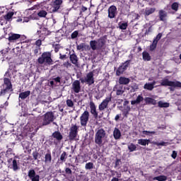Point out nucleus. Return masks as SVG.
I'll return each mask as SVG.
<instances>
[{
    "instance_id": "27",
    "label": "nucleus",
    "mask_w": 181,
    "mask_h": 181,
    "mask_svg": "<svg viewBox=\"0 0 181 181\" xmlns=\"http://www.w3.org/2000/svg\"><path fill=\"white\" fill-rule=\"evenodd\" d=\"M44 163H52V153H50L49 151H48V153H46V154L44 155Z\"/></svg>"
},
{
    "instance_id": "44",
    "label": "nucleus",
    "mask_w": 181,
    "mask_h": 181,
    "mask_svg": "<svg viewBox=\"0 0 181 181\" xmlns=\"http://www.w3.org/2000/svg\"><path fill=\"white\" fill-rule=\"evenodd\" d=\"M66 106L70 108L74 107V101H71V99L66 100Z\"/></svg>"
},
{
    "instance_id": "29",
    "label": "nucleus",
    "mask_w": 181,
    "mask_h": 181,
    "mask_svg": "<svg viewBox=\"0 0 181 181\" xmlns=\"http://www.w3.org/2000/svg\"><path fill=\"white\" fill-rule=\"evenodd\" d=\"M68 158V155L66 154L65 151H62V153H61V157L59 158V163H62L66 162V158Z\"/></svg>"
},
{
    "instance_id": "31",
    "label": "nucleus",
    "mask_w": 181,
    "mask_h": 181,
    "mask_svg": "<svg viewBox=\"0 0 181 181\" xmlns=\"http://www.w3.org/2000/svg\"><path fill=\"white\" fill-rule=\"evenodd\" d=\"M155 11H156V8H145L144 15L145 16H148L152 15V13H154Z\"/></svg>"
},
{
    "instance_id": "38",
    "label": "nucleus",
    "mask_w": 181,
    "mask_h": 181,
    "mask_svg": "<svg viewBox=\"0 0 181 181\" xmlns=\"http://www.w3.org/2000/svg\"><path fill=\"white\" fill-rule=\"evenodd\" d=\"M158 42H153V44H151L150 46H148V51L154 52L156 49V47H157Z\"/></svg>"
},
{
    "instance_id": "3",
    "label": "nucleus",
    "mask_w": 181,
    "mask_h": 181,
    "mask_svg": "<svg viewBox=\"0 0 181 181\" xmlns=\"http://www.w3.org/2000/svg\"><path fill=\"white\" fill-rule=\"evenodd\" d=\"M105 46V40L103 39H99L98 40H91L90 41V45H84V43H81L77 45V50H83L84 48H90L92 49L93 51H99L103 49V47Z\"/></svg>"
},
{
    "instance_id": "50",
    "label": "nucleus",
    "mask_w": 181,
    "mask_h": 181,
    "mask_svg": "<svg viewBox=\"0 0 181 181\" xmlns=\"http://www.w3.org/2000/svg\"><path fill=\"white\" fill-rule=\"evenodd\" d=\"M31 156H33V160H37V158H39V153L33 151V153H31Z\"/></svg>"
},
{
    "instance_id": "55",
    "label": "nucleus",
    "mask_w": 181,
    "mask_h": 181,
    "mask_svg": "<svg viewBox=\"0 0 181 181\" xmlns=\"http://www.w3.org/2000/svg\"><path fill=\"white\" fill-rule=\"evenodd\" d=\"M35 45L37 47H40V45H42V41L40 40H37V41H35Z\"/></svg>"
},
{
    "instance_id": "12",
    "label": "nucleus",
    "mask_w": 181,
    "mask_h": 181,
    "mask_svg": "<svg viewBox=\"0 0 181 181\" xmlns=\"http://www.w3.org/2000/svg\"><path fill=\"white\" fill-rule=\"evenodd\" d=\"M8 163H9L8 168L13 170V171L16 172L18 171V170H21V167L18 166V163L16 162V160L9 158L8 159Z\"/></svg>"
},
{
    "instance_id": "11",
    "label": "nucleus",
    "mask_w": 181,
    "mask_h": 181,
    "mask_svg": "<svg viewBox=\"0 0 181 181\" xmlns=\"http://www.w3.org/2000/svg\"><path fill=\"white\" fill-rule=\"evenodd\" d=\"M112 101V93L108 95V97L105 98V100H103V102H101V104H99L98 109L99 111H103L106 109V107H108V103H110Z\"/></svg>"
},
{
    "instance_id": "47",
    "label": "nucleus",
    "mask_w": 181,
    "mask_h": 181,
    "mask_svg": "<svg viewBox=\"0 0 181 181\" xmlns=\"http://www.w3.org/2000/svg\"><path fill=\"white\" fill-rule=\"evenodd\" d=\"M31 19H33V15L30 16V17H24V18L22 19V21H23V23H28Z\"/></svg>"
},
{
    "instance_id": "51",
    "label": "nucleus",
    "mask_w": 181,
    "mask_h": 181,
    "mask_svg": "<svg viewBox=\"0 0 181 181\" xmlns=\"http://www.w3.org/2000/svg\"><path fill=\"white\" fill-rule=\"evenodd\" d=\"M52 47H54V51L55 53L59 52V49H61V45H54Z\"/></svg>"
},
{
    "instance_id": "5",
    "label": "nucleus",
    "mask_w": 181,
    "mask_h": 181,
    "mask_svg": "<svg viewBox=\"0 0 181 181\" xmlns=\"http://www.w3.org/2000/svg\"><path fill=\"white\" fill-rule=\"evenodd\" d=\"M37 63L39 64H46L48 66H52L53 64V59H52V54L48 52H42V54L37 59Z\"/></svg>"
},
{
    "instance_id": "62",
    "label": "nucleus",
    "mask_w": 181,
    "mask_h": 181,
    "mask_svg": "<svg viewBox=\"0 0 181 181\" xmlns=\"http://www.w3.org/2000/svg\"><path fill=\"white\" fill-rule=\"evenodd\" d=\"M59 59L61 60L66 59V54H59Z\"/></svg>"
},
{
    "instance_id": "60",
    "label": "nucleus",
    "mask_w": 181,
    "mask_h": 181,
    "mask_svg": "<svg viewBox=\"0 0 181 181\" xmlns=\"http://www.w3.org/2000/svg\"><path fill=\"white\" fill-rule=\"evenodd\" d=\"M64 66V67H66V69H68L69 67L71 66V64L69 63V62H65L64 64H62Z\"/></svg>"
},
{
    "instance_id": "37",
    "label": "nucleus",
    "mask_w": 181,
    "mask_h": 181,
    "mask_svg": "<svg viewBox=\"0 0 181 181\" xmlns=\"http://www.w3.org/2000/svg\"><path fill=\"white\" fill-rule=\"evenodd\" d=\"M127 149H129V152L136 151V144H129V146H127Z\"/></svg>"
},
{
    "instance_id": "56",
    "label": "nucleus",
    "mask_w": 181,
    "mask_h": 181,
    "mask_svg": "<svg viewBox=\"0 0 181 181\" xmlns=\"http://www.w3.org/2000/svg\"><path fill=\"white\" fill-rule=\"evenodd\" d=\"M177 153L176 151H173V153L170 154V158H173V159H176Z\"/></svg>"
},
{
    "instance_id": "1",
    "label": "nucleus",
    "mask_w": 181,
    "mask_h": 181,
    "mask_svg": "<svg viewBox=\"0 0 181 181\" xmlns=\"http://www.w3.org/2000/svg\"><path fill=\"white\" fill-rule=\"evenodd\" d=\"M93 83V72L90 71L88 74H86V78H80L79 81H74V83H71V90H74V93H78L81 92V83L92 86Z\"/></svg>"
},
{
    "instance_id": "24",
    "label": "nucleus",
    "mask_w": 181,
    "mask_h": 181,
    "mask_svg": "<svg viewBox=\"0 0 181 181\" xmlns=\"http://www.w3.org/2000/svg\"><path fill=\"white\" fill-rule=\"evenodd\" d=\"M29 95H30V91L26 90L21 93H18V98H20L22 100H25V98H28V97H29Z\"/></svg>"
},
{
    "instance_id": "9",
    "label": "nucleus",
    "mask_w": 181,
    "mask_h": 181,
    "mask_svg": "<svg viewBox=\"0 0 181 181\" xmlns=\"http://www.w3.org/2000/svg\"><path fill=\"white\" fill-rule=\"evenodd\" d=\"M78 132V127L77 124H71V127H70V132L68 133V140L70 141H75V138H77Z\"/></svg>"
},
{
    "instance_id": "30",
    "label": "nucleus",
    "mask_w": 181,
    "mask_h": 181,
    "mask_svg": "<svg viewBox=\"0 0 181 181\" xmlns=\"http://www.w3.org/2000/svg\"><path fill=\"white\" fill-rule=\"evenodd\" d=\"M145 105H156V100L152 99L151 98H145Z\"/></svg>"
},
{
    "instance_id": "7",
    "label": "nucleus",
    "mask_w": 181,
    "mask_h": 181,
    "mask_svg": "<svg viewBox=\"0 0 181 181\" xmlns=\"http://www.w3.org/2000/svg\"><path fill=\"white\" fill-rule=\"evenodd\" d=\"M55 120V116L53 115V112H47L42 115V123L40 124V127L49 125Z\"/></svg>"
},
{
    "instance_id": "18",
    "label": "nucleus",
    "mask_w": 181,
    "mask_h": 181,
    "mask_svg": "<svg viewBox=\"0 0 181 181\" xmlns=\"http://www.w3.org/2000/svg\"><path fill=\"white\" fill-rule=\"evenodd\" d=\"M158 18H159L160 21L165 22L167 18V12L163 10H160L158 11Z\"/></svg>"
},
{
    "instance_id": "26",
    "label": "nucleus",
    "mask_w": 181,
    "mask_h": 181,
    "mask_svg": "<svg viewBox=\"0 0 181 181\" xmlns=\"http://www.w3.org/2000/svg\"><path fill=\"white\" fill-rule=\"evenodd\" d=\"M114 91H116V95H122L124 93V90H123V86H115Z\"/></svg>"
},
{
    "instance_id": "8",
    "label": "nucleus",
    "mask_w": 181,
    "mask_h": 181,
    "mask_svg": "<svg viewBox=\"0 0 181 181\" xmlns=\"http://www.w3.org/2000/svg\"><path fill=\"white\" fill-rule=\"evenodd\" d=\"M160 86L181 88V83L180 81H169V79H167V78H164L161 80V82L160 83Z\"/></svg>"
},
{
    "instance_id": "25",
    "label": "nucleus",
    "mask_w": 181,
    "mask_h": 181,
    "mask_svg": "<svg viewBox=\"0 0 181 181\" xmlns=\"http://www.w3.org/2000/svg\"><path fill=\"white\" fill-rule=\"evenodd\" d=\"M155 85H156V81H153V83H145V85L143 86V88L148 91H151L153 89H154Z\"/></svg>"
},
{
    "instance_id": "63",
    "label": "nucleus",
    "mask_w": 181,
    "mask_h": 181,
    "mask_svg": "<svg viewBox=\"0 0 181 181\" xmlns=\"http://www.w3.org/2000/svg\"><path fill=\"white\" fill-rule=\"evenodd\" d=\"M40 49L39 47L35 48V49H33V54H39V50Z\"/></svg>"
},
{
    "instance_id": "46",
    "label": "nucleus",
    "mask_w": 181,
    "mask_h": 181,
    "mask_svg": "<svg viewBox=\"0 0 181 181\" xmlns=\"http://www.w3.org/2000/svg\"><path fill=\"white\" fill-rule=\"evenodd\" d=\"M16 72H11V71H6L5 76L8 77V79L11 78V75L13 74H16Z\"/></svg>"
},
{
    "instance_id": "14",
    "label": "nucleus",
    "mask_w": 181,
    "mask_h": 181,
    "mask_svg": "<svg viewBox=\"0 0 181 181\" xmlns=\"http://www.w3.org/2000/svg\"><path fill=\"white\" fill-rule=\"evenodd\" d=\"M28 177L30 178L31 181H40V176L35 173V170L31 169L28 171Z\"/></svg>"
},
{
    "instance_id": "48",
    "label": "nucleus",
    "mask_w": 181,
    "mask_h": 181,
    "mask_svg": "<svg viewBox=\"0 0 181 181\" xmlns=\"http://www.w3.org/2000/svg\"><path fill=\"white\" fill-rule=\"evenodd\" d=\"M87 10H88V8L82 6L81 7V11L79 12V16H83V13L86 12Z\"/></svg>"
},
{
    "instance_id": "32",
    "label": "nucleus",
    "mask_w": 181,
    "mask_h": 181,
    "mask_svg": "<svg viewBox=\"0 0 181 181\" xmlns=\"http://www.w3.org/2000/svg\"><path fill=\"white\" fill-rule=\"evenodd\" d=\"M70 62H71V64L77 66V55L71 54L70 55Z\"/></svg>"
},
{
    "instance_id": "36",
    "label": "nucleus",
    "mask_w": 181,
    "mask_h": 181,
    "mask_svg": "<svg viewBox=\"0 0 181 181\" xmlns=\"http://www.w3.org/2000/svg\"><path fill=\"white\" fill-rule=\"evenodd\" d=\"M158 107L168 108V107H169V103L159 101V102H158Z\"/></svg>"
},
{
    "instance_id": "61",
    "label": "nucleus",
    "mask_w": 181,
    "mask_h": 181,
    "mask_svg": "<svg viewBox=\"0 0 181 181\" xmlns=\"http://www.w3.org/2000/svg\"><path fill=\"white\" fill-rule=\"evenodd\" d=\"M54 81L57 83H61V77H56L55 78H54Z\"/></svg>"
},
{
    "instance_id": "15",
    "label": "nucleus",
    "mask_w": 181,
    "mask_h": 181,
    "mask_svg": "<svg viewBox=\"0 0 181 181\" xmlns=\"http://www.w3.org/2000/svg\"><path fill=\"white\" fill-rule=\"evenodd\" d=\"M18 39H25V36H23L16 33H9L8 41L13 42Z\"/></svg>"
},
{
    "instance_id": "57",
    "label": "nucleus",
    "mask_w": 181,
    "mask_h": 181,
    "mask_svg": "<svg viewBox=\"0 0 181 181\" xmlns=\"http://www.w3.org/2000/svg\"><path fill=\"white\" fill-rule=\"evenodd\" d=\"M152 33V27H148V28L147 29V30L145 31V35H148V33Z\"/></svg>"
},
{
    "instance_id": "13",
    "label": "nucleus",
    "mask_w": 181,
    "mask_h": 181,
    "mask_svg": "<svg viewBox=\"0 0 181 181\" xmlns=\"http://www.w3.org/2000/svg\"><path fill=\"white\" fill-rule=\"evenodd\" d=\"M117 16V8L115 6L112 5L108 7V18L114 19Z\"/></svg>"
},
{
    "instance_id": "21",
    "label": "nucleus",
    "mask_w": 181,
    "mask_h": 181,
    "mask_svg": "<svg viewBox=\"0 0 181 181\" xmlns=\"http://www.w3.org/2000/svg\"><path fill=\"white\" fill-rule=\"evenodd\" d=\"M112 136H114V139L119 140V139H121V131L119 129L114 128V132H112Z\"/></svg>"
},
{
    "instance_id": "10",
    "label": "nucleus",
    "mask_w": 181,
    "mask_h": 181,
    "mask_svg": "<svg viewBox=\"0 0 181 181\" xmlns=\"http://www.w3.org/2000/svg\"><path fill=\"white\" fill-rule=\"evenodd\" d=\"M129 65L130 60H127L125 61V62L121 63V66H119V67H117V69L116 70V76H121V74H123V73L127 71V69Z\"/></svg>"
},
{
    "instance_id": "2",
    "label": "nucleus",
    "mask_w": 181,
    "mask_h": 181,
    "mask_svg": "<svg viewBox=\"0 0 181 181\" xmlns=\"http://www.w3.org/2000/svg\"><path fill=\"white\" fill-rule=\"evenodd\" d=\"M90 114H91L95 119H97V117L98 116V114L95 110V104H94L93 102H90V112L85 110V112H83V114H81V117H79L81 127H86V124H88Z\"/></svg>"
},
{
    "instance_id": "16",
    "label": "nucleus",
    "mask_w": 181,
    "mask_h": 181,
    "mask_svg": "<svg viewBox=\"0 0 181 181\" xmlns=\"http://www.w3.org/2000/svg\"><path fill=\"white\" fill-rule=\"evenodd\" d=\"M141 141H144L146 143H149V144H153V145H156V146H167V142L161 141V142H156V141H153L151 142V140L149 139H138V142Z\"/></svg>"
},
{
    "instance_id": "4",
    "label": "nucleus",
    "mask_w": 181,
    "mask_h": 181,
    "mask_svg": "<svg viewBox=\"0 0 181 181\" xmlns=\"http://www.w3.org/2000/svg\"><path fill=\"white\" fill-rule=\"evenodd\" d=\"M105 136L106 132L105 129L103 128L98 129V130H95V136H93V143L99 147L103 146V141L105 140Z\"/></svg>"
},
{
    "instance_id": "58",
    "label": "nucleus",
    "mask_w": 181,
    "mask_h": 181,
    "mask_svg": "<svg viewBox=\"0 0 181 181\" xmlns=\"http://www.w3.org/2000/svg\"><path fill=\"white\" fill-rule=\"evenodd\" d=\"M39 8V5H35L30 8V11L37 10Z\"/></svg>"
},
{
    "instance_id": "53",
    "label": "nucleus",
    "mask_w": 181,
    "mask_h": 181,
    "mask_svg": "<svg viewBox=\"0 0 181 181\" xmlns=\"http://www.w3.org/2000/svg\"><path fill=\"white\" fill-rule=\"evenodd\" d=\"M141 133L143 134V135L148 136L149 134H156V132L143 131Z\"/></svg>"
},
{
    "instance_id": "54",
    "label": "nucleus",
    "mask_w": 181,
    "mask_h": 181,
    "mask_svg": "<svg viewBox=\"0 0 181 181\" xmlns=\"http://www.w3.org/2000/svg\"><path fill=\"white\" fill-rule=\"evenodd\" d=\"M148 144H151L149 142H146L144 141H138V144L141 145V146H145L146 145H148Z\"/></svg>"
},
{
    "instance_id": "52",
    "label": "nucleus",
    "mask_w": 181,
    "mask_h": 181,
    "mask_svg": "<svg viewBox=\"0 0 181 181\" xmlns=\"http://www.w3.org/2000/svg\"><path fill=\"white\" fill-rule=\"evenodd\" d=\"M121 165V159H116V165H114L115 168H119Z\"/></svg>"
},
{
    "instance_id": "42",
    "label": "nucleus",
    "mask_w": 181,
    "mask_h": 181,
    "mask_svg": "<svg viewBox=\"0 0 181 181\" xmlns=\"http://www.w3.org/2000/svg\"><path fill=\"white\" fill-rule=\"evenodd\" d=\"M128 27V24L127 23H119V29L124 30H127V28Z\"/></svg>"
},
{
    "instance_id": "19",
    "label": "nucleus",
    "mask_w": 181,
    "mask_h": 181,
    "mask_svg": "<svg viewBox=\"0 0 181 181\" xmlns=\"http://www.w3.org/2000/svg\"><path fill=\"white\" fill-rule=\"evenodd\" d=\"M143 101H145V98H143L142 95H139L138 97H136V100L130 101V105H138L139 103H141V102Z\"/></svg>"
},
{
    "instance_id": "34",
    "label": "nucleus",
    "mask_w": 181,
    "mask_h": 181,
    "mask_svg": "<svg viewBox=\"0 0 181 181\" xmlns=\"http://www.w3.org/2000/svg\"><path fill=\"white\" fill-rule=\"evenodd\" d=\"M16 66L15 64L9 63V67L8 68V71H11V73H16Z\"/></svg>"
},
{
    "instance_id": "49",
    "label": "nucleus",
    "mask_w": 181,
    "mask_h": 181,
    "mask_svg": "<svg viewBox=\"0 0 181 181\" xmlns=\"http://www.w3.org/2000/svg\"><path fill=\"white\" fill-rule=\"evenodd\" d=\"M160 39H161V33H158V35H156V37H155L154 40H153V42H158V41H160Z\"/></svg>"
},
{
    "instance_id": "43",
    "label": "nucleus",
    "mask_w": 181,
    "mask_h": 181,
    "mask_svg": "<svg viewBox=\"0 0 181 181\" xmlns=\"http://www.w3.org/2000/svg\"><path fill=\"white\" fill-rule=\"evenodd\" d=\"M78 36V31L76 30V31H74V33H71L70 37L71 40H74L75 38H77Z\"/></svg>"
},
{
    "instance_id": "59",
    "label": "nucleus",
    "mask_w": 181,
    "mask_h": 181,
    "mask_svg": "<svg viewBox=\"0 0 181 181\" xmlns=\"http://www.w3.org/2000/svg\"><path fill=\"white\" fill-rule=\"evenodd\" d=\"M10 153H11V148H8V151H6V158H9Z\"/></svg>"
},
{
    "instance_id": "64",
    "label": "nucleus",
    "mask_w": 181,
    "mask_h": 181,
    "mask_svg": "<svg viewBox=\"0 0 181 181\" xmlns=\"http://www.w3.org/2000/svg\"><path fill=\"white\" fill-rule=\"evenodd\" d=\"M119 117H121V115H116V117H114V120L117 122L119 120Z\"/></svg>"
},
{
    "instance_id": "28",
    "label": "nucleus",
    "mask_w": 181,
    "mask_h": 181,
    "mask_svg": "<svg viewBox=\"0 0 181 181\" xmlns=\"http://www.w3.org/2000/svg\"><path fill=\"white\" fill-rule=\"evenodd\" d=\"M141 56H142L143 61L151 62V55L148 54V52H141Z\"/></svg>"
},
{
    "instance_id": "20",
    "label": "nucleus",
    "mask_w": 181,
    "mask_h": 181,
    "mask_svg": "<svg viewBox=\"0 0 181 181\" xmlns=\"http://www.w3.org/2000/svg\"><path fill=\"white\" fill-rule=\"evenodd\" d=\"M52 138H54L57 142H61L62 141V134H61V132L55 131L52 134Z\"/></svg>"
},
{
    "instance_id": "41",
    "label": "nucleus",
    "mask_w": 181,
    "mask_h": 181,
    "mask_svg": "<svg viewBox=\"0 0 181 181\" xmlns=\"http://www.w3.org/2000/svg\"><path fill=\"white\" fill-rule=\"evenodd\" d=\"M177 8H179V4L176 2L173 3L172 5H170V9L175 11H177Z\"/></svg>"
},
{
    "instance_id": "6",
    "label": "nucleus",
    "mask_w": 181,
    "mask_h": 181,
    "mask_svg": "<svg viewBox=\"0 0 181 181\" xmlns=\"http://www.w3.org/2000/svg\"><path fill=\"white\" fill-rule=\"evenodd\" d=\"M13 91V85L11 84V80L7 78H4V83H2V90H0V96L8 94Z\"/></svg>"
},
{
    "instance_id": "39",
    "label": "nucleus",
    "mask_w": 181,
    "mask_h": 181,
    "mask_svg": "<svg viewBox=\"0 0 181 181\" xmlns=\"http://www.w3.org/2000/svg\"><path fill=\"white\" fill-rule=\"evenodd\" d=\"M93 169V163H86L85 165V170H92Z\"/></svg>"
},
{
    "instance_id": "33",
    "label": "nucleus",
    "mask_w": 181,
    "mask_h": 181,
    "mask_svg": "<svg viewBox=\"0 0 181 181\" xmlns=\"http://www.w3.org/2000/svg\"><path fill=\"white\" fill-rule=\"evenodd\" d=\"M47 15V12L44 10H40L39 11L38 13H37V16H39L40 18H46V16Z\"/></svg>"
},
{
    "instance_id": "35",
    "label": "nucleus",
    "mask_w": 181,
    "mask_h": 181,
    "mask_svg": "<svg viewBox=\"0 0 181 181\" xmlns=\"http://www.w3.org/2000/svg\"><path fill=\"white\" fill-rule=\"evenodd\" d=\"M153 180H156V181H167V176L165 175H159L158 177H154L153 178Z\"/></svg>"
},
{
    "instance_id": "45",
    "label": "nucleus",
    "mask_w": 181,
    "mask_h": 181,
    "mask_svg": "<svg viewBox=\"0 0 181 181\" xmlns=\"http://www.w3.org/2000/svg\"><path fill=\"white\" fill-rule=\"evenodd\" d=\"M62 173L66 174V175H68V176L71 175V170L69 168H64V171H62Z\"/></svg>"
},
{
    "instance_id": "17",
    "label": "nucleus",
    "mask_w": 181,
    "mask_h": 181,
    "mask_svg": "<svg viewBox=\"0 0 181 181\" xmlns=\"http://www.w3.org/2000/svg\"><path fill=\"white\" fill-rule=\"evenodd\" d=\"M62 4V0H55L54 1V4L52 6V13H56L61 8V5Z\"/></svg>"
},
{
    "instance_id": "22",
    "label": "nucleus",
    "mask_w": 181,
    "mask_h": 181,
    "mask_svg": "<svg viewBox=\"0 0 181 181\" xmlns=\"http://www.w3.org/2000/svg\"><path fill=\"white\" fill-rule=\"evenodd\" d=\"M37 34L42 35V36H48L52 34V32L47 30L46 28H40V30L37 31Z\"/></svg>"
},
{
    "instance_id": "40",
    "label": "nucleus",
    "mask_w": 181,
    "mask_h": 181,
    "mask_svg": "<svg viewBox=\"0 0 181 181\" xmlns=\"http://www.w3.org/2000/svg\"><path fill=\"white\" fill-rule=\"evenodd\" d=\"M13 12L9 11L8 12V13L6 14V16H4V19L6 21H9L13 17Z\"/></svg>"
},
{
    "instance_id": "23",
    "label": "nucleus",
    "mask_w": 181,
    "mask_h": 181,
    "mask_svg": "<svg viewBox=\"0 0 181 181\" xmlns=\"http://www.w3.org/2000/svg\"><path fill=\"white\" fill-rule=\"evenodd\" d=\"M130 83V79L124 76L119 77V83L122 86H127Z\"/></svg>"
}]
</instances>
